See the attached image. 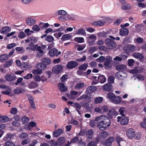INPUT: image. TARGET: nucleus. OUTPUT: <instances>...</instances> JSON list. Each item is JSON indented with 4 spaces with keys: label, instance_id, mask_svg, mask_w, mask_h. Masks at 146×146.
I'll use <instances>...</instances> for the list:
<instances>
[{
    "label": "nucleus",
    "instance_id": "obj_3",
    "mask_svg": "<svg viewBox=\"0 0 146 146\" xmlns=\"http://www.w3.org/2000/svg\"><path fill=\"white\" fill-rule=\"evenodd\" d=\"M110 124L111 121L109 119L107 121H104L102 123H98L97 126L100 130L103 131L105 130L110 125Z\"/></svg>",
    "mask_w": 146,
    "mask_h": 146
},
{
    "label": "nucleus",
    "instance_id": "obj_48",
    "mask_svg": "<svg viewBox=\"0 0 146 146\" xmlns=\"http://www.w3.org/2000/svg\"><path fill=\"white\" fill-rule=\"evenodd\" d=\"M103 98L102 97H97L94 99V102L96 104L100 103L103 101Z\"/></svg>",
    "mask_w": 146,
    "mask_h": 146
},
{
    "label": "nucleus",
    "instance_id": "obj_31",
    "mask_svg": "<svg viewBox=\"0 0 146 146\" xmlns=\"http://www.w3.org/2000/svg\"><path fill=\"white\" fill-rule=\"evenodd\" d=\"M63 132V130L62 129H59L53 132V136L54 137H57L60 135Z\"/></svg>",
    "mask_w": 146,
    "mask_h": 146
},
{
    "label": "nucleus",
    "instance_id": "obj_51",
    "mask_svg": "<svg viewBox=\"0 0 146 146\" xmlns=\"http://www.w3.org/2000/svg\"><path fill=\"white\" fill-rule=\"evenodd\" d=\"M33 73L36 75H40L42 73V71L39 69H34L33 71Z\"/></svg>",
    "mask_w": 146,
    "mask_h": 146
},
{
    "label": "nucleus",
    "instance_id": "obj_16",
    "mask_svg": "<svg viewBox=\"0 0 146 146\" xmlns=\"http://www.w3.org/2000/svg\"><path fill=\"white\" fill-rule=\"evenodd\" d=\"M36 68L42 71L43 70L46 69L47 66L41 62H38L37 63L36 65Z\"/></svg>",
    "mask_w": 146,
    "mask_h": 146
},
{
    "label": "nucleus",
    "instance_id": "obj_7",
    "mask_svg": "<svg viewBox=\"0 0 146 146\" xmlns=\"http://www.w3.org/2000/svg\"><path fill=\"white\" fill-rule=\"evenodd\" d=\"M63 70V66L59 64H57L53 66L52 68V71L54 74H58L61 72Z\"/></svg>",
    "mask_w": 146,
    "mask_h": 146
},
{
    "label": "nucleus",
    "instance_id": "obj_26",
    "mask_svg": "<svg viewBox=\"0 0 146 146\" xmlns=\"http://www.w3.org/2000/svg\"><path fill=\"white\" fill-rule=\"evenodd\" d=\"M41 61L45 64L46 66L49 65L51 62V61L49 58L46 57L42 58L41 60Z\"/></svg>",
    "mask_w": 146,
    "mask_h": 146
},
{
    "label": "nucleus",
    "instance_id": "obj_34",
    "mask_svg": "<svg viewBox=\"0 0 146 146\" xmlns=\"http://www.w3.org/2000/svg\"><path fill=\"white\" fill-rule=\"evenodd\" d=\"M36 22V21L32 18H29L27 19L26 21V23L28 25L31 26L34 25Z\"/></svg>",
    "mask_w": 146,
    "mask_h": 146
},
{
    "label": "nucleus",
    "instance_id": "obj_63",
    "mask_svg": "<svg viewBox=\"0 0 146 146\" xmlns=\"http://www.w3.org/2000/svg\"><path fill=\"white\" fill-rule=\"evenodd\" d=\"M105 60V58L104 56H101L99 58L96 59V61L97 62H103Z\"/></svg>",
    "mask_w": 146,
    "mask_h": 146
},
{
    "label": "nucleus",
    "instance_id": "obj_28",
    "mask_svg": "<svg viewBox=\"0 0 146 146\" xmlns=\"http://www.w3.org/2000/svg\"><path fill=\"white\" fill-rule=\"evenodd\" d=\"M143 69V68H134L133 69L129 70V73L133 74L135 73L140 72H142Z\"/></svg>",
    "mask_w": 146,
    "mask_h": 146
},
{
    "label": "nucleus",
    "instance_id": "obj_56",
    "mask_svg": "<svg viewBox=\"0 0 146 146\" xmlns=\"http://www.w3.org/2000/svg\"><path fill=\"white\" fill-rule=\"evenodd\" d=\"M45 40L48 42H51L54 40V38L51 36L48 35L46 37Z\"/></svg>",
    "mask_w": 146,
    "mask_h": 146
},
{
    "label": "nucleus",
    "instance_id": "obj_49",
    "mask_svg": "<svg viewBox=\"0 0 146 146\" xmlns=\"http://www.w3.org/2000/svg\"><path fill=\"white\" fill-rule=\"evenodd\" d=\"M13 62V60H9L5 63L4 65V67L6 68L9 67L12 65Z\"/></svg>",
    "mask_w": 146,
    "mask_h": 146
},
{
    "label": "nucleus",
    "instance_id": "obj_37",
    "mask_svg": "<svg viewBox=\"0 0 146 146\" xmlns=\"http://www.w3.org/2000/svg\"><path fill=\"white\" fill-rule=\"evenodd\" d=\"M75 34L77 35H81L84 36L86 35V33L84 29H78L75 32Z\"/></svg>",
    "mask_w": 146,
    "mask_h": 146
},
{
    "label": "nucleus",
    "instance_id": "obj_1",
    "mask_svg": "<svg viewBox=\"0 0 146 146\" xmlns=\"http://www.w3.org/2000/svg\"><path fill=\"white\" fill-rule=\"evenodd\" d=\"M34 47L36 48V50L38 52L37 56L38 57H42L44 54V50L46 48V46L45 45H41L38 46V45H34Z\"/></svg>",
    "mask_w": 146,
    "mask_h": 146
},
{
    "label": "nucleus",
    "instance_id": "obj_10",
    "mask_svg": "<svg viewBox=\"0 0 146 146\" xmlns=\"http://www.w3.org/2000/svg\"><path fill=\"white\" fill-rule=\"evenodd\" d=\"M78 65V63L76 62L72 61L69 62L67 63L66 67L69 69H72L76 68Z\"/></svg>",
    "mask_w": 146,
    "mask_h": 146
},
{
    "label": "nucleus",
    "instance_id": "obj_42",
    "mask_svg": "<svg viewBox=\"0 0 146 146\" xmlns=\"http://www.w3.org/2000/svg\"><path fill=\"white\" fill-rule=\"evenodd\" d=\"M84 86L85 85L83 83L79 82L74 87V88L76 89L79 90L83 88Z\"/></svg>",
    "mask_w": 146,
    "mask_h": 146
},
{
    "label": "nucleus",
    "instance_id": "obj_21",
    "mask_svg": "<svg viewBox=\"0 0 146 146\" xmlns=\"http://www.w3.org/2000/svg\"><path fill=\"white\" fill-rule=\"evenodd\" d=\"M14 135L13 134L7 133L6 135L4 137L3 140L5 141L10 140L14 138Z\"/></svg>",
    "mask_w": 146,
    "mask_h": 146
},
{
    "label": "nucleus",
    "instance_id": "obj_5",
    "mask_svg": "<svg viewBox=\"0 0 146 146\" xmlns=\"http://www.w3.org/2000/svg\"><path fill=\"white\" fill-rule=\"evenodd\" d=\"M86 39L89 44L92 46L95 44V41L97 40V36L94 34H91L86 37Z\"/></svg>",
    "mask_w": 146,
    "mask_h": 146
},
{
    "label": "nucleus",
    "instance_id": "obj_35",
    "mask_svg": "<svg viewBox=\"0 0 146 146\" xmlns=\"http://www.w3.org/2000/svg\"><path fill=\"white\" fill-rule=\"evenodd\" d=\"M9 120V117L7 116H2L0 115V123H6Z\"/></svg>",
    "mask_w": 146,
    "mask_h": 146
},
{
    "label": "nucleus",
    "instance_id": "obj_17",
    "mask_svg": "<svg viewBox=\"0 0 146 146\" xmlns=\"http://www.w3.org/2000/svg\"><path fill=\"white\" fill-rule=\"evenodd\" d=\"M58 88L59 90L62 92H65L67 90V88L66 84L62 83H60L58 84Z\"/></svg>",
    "mask_w": 146,
    "mask_h": 146
},
{
    "label": "nucleus",
    "instance_id": "obj_46",
    "mask_svg": "<svg viewBox=\"0 0 146 146\" xmlns=\"http://www.w3.org/2000/svg\"><path fill=\"white\" fill-rule=\"evenodd\" d=\"M88 66L87 64L85 63L80 65L78 67V69L81 70H85L87 68Z\"/></svg>",
    "mask_w": 146,
    "mask_h": 146
},
{
    "label": "nucleus",
    "instance_id": "obj_41",
    "mask_svg": "<svg viewBox=\"0 0 146 146\" xmlns=\"http://www.w3.org/2000/svg\"><path fill=\"white\" fill-rule=\"evenodd\" d=\"M98 79L99 82L101 83L105 82L106 80V78L104 75H102L99 76Z\"/></svg>",
    "mask_w": 146,
    "mask_h": 146
},
{
    "label": "nucleus",
    "instance_id": "obj_2",
    "mask_svg": "<svg viewBox=\"0 0 146 146\" xmlns=\"http://www.w3.org/2000/svg\"><path fill=\"white\" fill-rule=\"evenodd\" d=\"M66 142V139L64 137H61L58 138L56 142H53L54 146H56L58 145L62 146H70V143L69 141H68L67 144H64Z\"/></svg>",
    "mask_w": 146,
    "mask_h": 146
},
{
    "label": "nucleus",
    "instance_id": "obj_32",
    "mask_svg": "<svg viewBox=\"0 0 146 146\" xmlns=\"http://www.w3.org/2000/svg\"><path fill=\"white\" fill-rule=\"evenodd\" d=\"M123 101L121 100V98L119 96H115L113 102L116 104H119L120 102Z\"/></svg>",
    "mask_w": 146,
    "mask_h": 146
},
{
    "label": "nucleus",
    "instance_id": "obj_29",
    "mask_svg": "<svg viewBox=\"0 0 146 146\" xmlns=\"http://www.w3.org/2000/svg\"><path fill=\"white\" fill-rule=\"evenodd\" d=\"M9 58L8 54H4L0 55V61L1 62H5Z\"/></svg>",
    "mask_w": 146,
    "mask_h": 146
},
{
    "label": "nucleus",
    "instance_id": "obj_50",
    "mask_svg": "<svg viewBox=\"0 0 146 146\" xmlns=\"http://www.w3.org/2000/svg\"><path fill=\"white\" fill-rule=\"evenodd\" d=\"M98 122H97V121L96 120V118L95 120H91L90 122V125L91 127H94L96 125L97 123Z\"/></svg>",
    "mask_w": 146,
    "mask_h": 146
},
{
    "label": "nucleus",
    "instance_id": "obj_58",
    "mask_svg": "<svg viewBox=\"0 0 146 146\" xmlns=\"http://www.w3.org/2000/svg\"><path fill=\"white\" fill-rule=\"evenodd\" d=\"M86 44H85L82 45L79 44L77 45V50L78 51H81L85 47Z\"/></svg>",
    "mask_w": 146,
    "mask_h": 146
},
{
    "label": "nucleus",
    "instance_id": "obj_24",
    "mask_svg": "<svg viewBox=\"0 0 146 146\" xmlns=\"http://www.w3.org/2000/svg\"><path fill=\"white\" fill-rule=\"evenodd\" d=\"M11 29L9 27L6 26L2 28L0 30V31L1 33L4 35L6 34L8 32H10Z\"/></svg>",
    "mask_w": 146,
    "mask_h": 146
},
{
    "label": "nucleus",
    "instance_id": "obj_61",
    "mask_svg": "<svg viewBox=\"0 0 146 146\" xmlns=\"http://www.w3.org/2000/svg\"><path fill=\"white\" fill-rule=\"evenodd\" d=\"M58 14L59 15H65L67 14L66 12L63 10H60L57 11Z\"/></svg>",
    "mask_w": 146,
    "mask_h": 146
},
{
    "label": "nucleus",
    "instance_id": "obj_43",
    "mask_svg": "<svg viewBox=\"0 0 146 146\" xmlns=\"http://www.w3.org/2000/svg\"><path fill=\"white\" fill-rule=\"evenodd\" d=\"M21 67L24 70L30 69L31 68V65L28 63H24L21 66Z\"/></svg>",
    "mask_w": 146,
    "mask_h": 146
},
{
    "label": "nucleus",
    "instance_id": "obj_20",
    "mask_svg": "<svg viewBox=\"0 0 146 146\" xmlns=\"http://www.w3.org/2000/svg\"><path fill=\"white\" fill-rule=\"evenodd\" d=\"M106 61L104 63V65L106 67H108L112 60V58L110 56H107L105 58Z\"/></svg>",
    "mask_w": 146,
    "mask_h": 146
},
{
    "label": "nucleus",
    "instance_id": "obj_33",
    "mask_svg": "<svg viewBox=\"0 0 146 146\" xmlns=\"http://www.w3.org/2000/svg\"><path fill=\"white\" fill-rule=\"evenodd\" d=\"M38 86V84L35 82H31L29 83L28 85V88L30 89H33L37 88Z\"/></svg>",
    "mask_w": 146,
    "mask_h": 146
},
{
    "label": "nucleus",
    "instance_id": "obj_9",
    "mask_svg": "<svg viewBox=\"0 0 146 146\" xmlns=\"http://www.w3.org/2000/svg\"><path fill=\"white\" fill-rule=\"evenodd\" d=\"M108 117L105 115H102L100 116H97L96 117V120L97 121L98 123L103 122L104 121H107L109 120Z\"/></svg>",
    "mask_w": 146,
    "mask_h": 146
},
{
    "label": "nucleus",
    "instance_id": "obj_59",
    "mask_svg": "<svg viewBox=\"0 0 146 146\" xmlns=\"http://www.w3.org/2000/svg\"><path fill=\"white\" fill-rule=\"evenodd\" d=\"M141 135L140 133H135V135L134 137L135 139L139 140L141 139Z\"/></svg>",
    "mask_w": 146,
    "mask_h": 146
},
{
    "label": "nucleus",
    "instance_id": "obj_64",
    "mask_svg": "<svg viewBox=\"0 0 146 146\" xmlns=\"http://www.w3.org/2000/svg\"><path fill=\"white\" fill-rule=\"evenodd\" d=\"M32 29L34 31H38L40 30V28L37 25H35L32 27Z\"/></svg>",
    "mask_w": 146,
    "mask_h": 146
},
{
    "label": "nucleus",
    "instance_id": "obj_15",
    "mask_svg": "<svg viewBox=\"0 0 146 146\" xmlns=\"http://www.w3.org/2000/svg\"><path fill=\"white\" fill-rule=\"evenodd\" d=\"M114 140V138L113 137H109L105 142L102 141V143L104 145L110 146L112 145V142Z\"/></svg>",
    "mask_w": 146,
    "mask_h": 146
},
{
    "label": "nucleus",
    "instance_id": "obj_14",
    "mask_svg": "<svg viewBox=\"0 0 146 146\" xmlns=\"http://www.w3.org/2000/svg\"><path fill=\"white\" fill-rule=\"evenodd\" d=\"M126 134L128 138L132 139L135 135V130L129 128L127 130Z\"/></svg>",
    "mask_w": 146,
    "mask_h": 146
},
{
    "label": "nucleus",
    "instance_id": "obj_40",
    "mask_svg": "<svg viewBox=\"0 0 146 146\" xmlns=\"http://www.w3.org/2000/svg\"><path fill=\"white\" fill-rule=\"evenodd\" d=\"M131 5L128 4L126 3L125 4L123 5L121 7L122 10H129L131 9Z\"/></svg>",
    "mask_w": 146,
    "mask_h": 146
},
{
    "label": "nucleus",
    "instance_id": "obj_60",
    "mask_svg": "<svg viewBox=\"0 0 146 146\" xmlns=\"http://www.w3.org/2000/svg\"><path fill=\"white\" fill-rule=\"evenodd\" d=\"M28 136V134L25 133H22L20 135L19 138L20 139H23L27 137Z\"/></svg>",
    "mask_w": 146,
    "mask_h": 146
},
{
    "label": "nucleus",
    "instance_id": "obj_44",
    "mask_svg": "<svg viewBox=\"0 0 146 146\" xmlns=\"http://www.w3.org/2000/svg\"><path fill=\"white\" fill-rule=\"evenodd\" d=\"M115 95L111 92L107 94V98L109 99L111 102H112L114 100V98H115Z\"/></svg>",
    "mask_w": 146,
    "mask_h": 146
},
{
    "label": "nucleus",
    "instance_id": "obj_27",
    "mask_svg": "<svg viewBox=\"0 0 146 146\" xmlns=\"http://www.w3.org/2000/svg\"><path fill=\"white\" fill-rule=\"evenodd\" d=\"M112 86L110 83H107L104 85L103 87V89L106 91H109L112 88Z\"/></svg>",
    "mask_w": 146,
    "mask_h": 146
},
{
    "label": "nucleus",
    "instance_id": "obj_53",
    "mask_svg": "<svg viewBox=\"0 0 146 146\" xmlns=\"http://www.w3.org/2000/svg\"><path fill=\"white\" fill-rule=\"evenodd\" d=\"M18 37L21 39H23L26 36V34L23 31L20 32L18 34Z\"/></svg>",
    "mask_w": 146,
    "mask_h": 146
},
{
    "label": "nucleus",
    "instance_id": "obj_45",
    "mask_svg": "<svg viewBox=\"0 0 146 146\" xmlns=\"http://www.w3.org/2000/svg\"><path fill=\"white\" fill-rule=\"evenodd\" d=\"M115 68L118 70H124L126 68V66L122 64H119L116 66Z\"/></svg>",
    "mask_w": 146,
    "mask_h": 146
},
{
    "label": "nucleus",
    "instance_id": "obj_62",
    "mask_svg": "<svg viewBox=\"0 0 146 146\" xmlns=\"http://www.w3.org/2000/svg\"><path fill=\"white\" fill-rule=\"evenodd\" d=\"M5 146H15V145L13 142L10 141H8L5 143Z\"/></svg>",
    "mask_w": 146,
    "mask_h": 146
},
{
    "label": "nucleus",
    "instance_id": "obj_54",
    "mask_svg": "<svg viewBox=\"0 0 146 146\" xmlns=\"http://www.w3.org/2000/svg\"><path fill=\"white\" fill-rule=\"evenodd\" d=\"M29 121V118L26 116L23 117L22 118V121L24 124L28 123Z\"/></svg>",
    "mask_w": 146,
    "mask_h": 146
},
{
    "label": "nucleus",
    "instance_id": "obj_18",
    "mask_svg": "<svg viewBox=\"0 0 146 146\" xmlns=\"http://www.w3.org/2000/svg\"><path fill=\"white\" fill-rule=\"evenodd\" d=\"M5 78L7 81H12L16 79V76L12 74H8L5 75Z\"/></svg>",
    "mask_w": 146,
    "mask_h": 146
},
{
    "label": "nucleus",
    "instance_id": "obj_11",
    "mask_svg": "<svg viewBox=\"0 0 146 146\" xmlns=\"http://www.w3.org/2000/svg\"><path fill=\"white\" fill-rule=\"evenodd\" d=\"M117 122H119L120 120V123L122 125H126L128 124L129 119L127 117H117Z\"/></svg>",
    "mask_w": 146,
    "mask_h": 146
},
{
    "label": "nucleus",
    "instance_id": "obj_19",
    "mask_svg": "<svg viewBox=\"0 0 146 146\" xmlns=\"http://www.w3.org/2000/svg\"><path fill=\"white\" fill-rule=\"evenodd\" d=\"M129 32V30L127 28H122L120 31L119 34L122 36H126L128 35Z\"/></svg>",
    "mask_w": 146,
    "mask_h": 146
},
{
    "label": "nucleus",
    "instance_id": "obj_47",
    "mask_svg": "<svg viewBox=\"0 0 146 146\" xmlns=\"http://www.w3.org/2000/svg\"><path fill=\"white\" fill-rule=\"evenodd\" d=\"M74 40L79 43H82L84 42V38L82 37H76L74 38Z\"/></svg>",
    "mask_w": 146,
    "mask_h": 146
},
{
    "label": "nucleus",
    "instance_id": "obj_57",
    "mask_svg": "<svg viewBox=\"0 0 146 146\" xmlns=\"http://www.w3.org/2000/svg\"><path fill=\"white\" fill-rule=\"evenodd\" d=\"M125 110V108L124 107H121L119 108V111L121 115L122 116H124L125 115L124 114V112Z\"/></svg>",
    "mask_w": 146,
    "mask_h": 146
},
{
    "label": "nucleus",
    "instance_id": "obj_13",
    "mask_svg": "<svg viewBox=\"0 0 146 146\" xmlns=\"http://www.w3.org/2000/svg\"><path fill=\"white\" fill-rule=\"evenodd\" d=\"M25 40L26 43H28L29 42H31L29 45V46H30V45H33L34 43L36 42L37 41V40L35 37L31 36L29 37Z\"/></svg>",
    "mask_w": 146,
    "mask_h": 146
},
{
    "label": "nucleus",
    "instance_id": "obj_23",
    "mask_svg": "<svg viewBox=\"0 0 146 146\" xmlns=\"http://www.w3.org/2000/svg\"><path fill=\"white\" fill-rule=\"evenodd\" d=\"M96 90V88L94 86H90L88 87L86 89V92L88 93H92Z\"/></svg>",
    "mask_w": 146,
    "mask_h": 146
},
{
    "label": "nucleus",
    "instance_id": "obj_6",
    "mask_svg": "<svg viewBox=\"0 0 146 146\" xmlns=\"http://www.w3.org/2000/svg\"><path fill=\"white\" fill-rule=\"evenodd\" d=\"M106 44L108 45L109 49H112L116 46V44L114 41L110 38H107L105 40Z\"/></svg>",
    "mask_w": 146,
    "mask_h": 146
},
{
    "label": "nucleus",
    "instance_id": "obj_36",
    "mask_svg": "<svg viewBox=\"0 0 146 146\" xmlns=\"http://www.w3.org/2000/svg\"><path fill=\"white\" fill-rule=\"evenodd\" d=\"M94 131L92 129H89L87 132L86 136L87 138L89 139H92L93 137Z\"/></svg>",
    "mask_w": 146,
    "mask_h": 146
},
{
    "label": "nucleus",
    "instance_id": "obj_30",
    "mask_svg": "<svg viewBox=\"0 0 146 146\" xmlns=\"http://www.w3.org/2000/svg\"><path fill=\"white\" fill-rule=\"evenodd\" d=\"M105 23V21L101 20V21L94 22L92 23V24L94 26H101L104 25Z\"/></svg>",
    "mask_w": 146,
    "mask_h": 146
},
{
    "label": "nucleus",
    "instance_id": "obj_25",
    "mask_svg": "<svg viewBox=\"0 0 146 146\" xmlns=\"http://www.w3.org/2000/svg\"><path fill=\"white\" fill-rule=\"evenodd\" d=\"M108 133L106 131H103L100 134L99 140L101 142H102V140L108 137Z\"/></svg>",
    "mask_w": 146,
    "mask_h": 146
},
{
    "label": "nucleus",
    "instance_id": "obj_38",
    "mask_svg": "<svg viewBox=\"0 0 146 146\" xmlns=\"http://www.w3.org/2000/svg\"><path fill=\"white\" fill-rule=\"evenodd\" d=\"M25 90L21 88H18L15 89L13 92L14 94H19L24 92Z\"/></svg>",
    "mask_w": 146,
    "mask_h": 146
},
{
    "label": "nucleus",
    "instance_id": "obj_12",
    "mask_svg": "<svg viewBox=\"0 0 146 146\" xmlns=\"http://www.w3.org/2000/svg\"><path fill=\"white\" fill-rule=\"evenodd\" d=\"M61 52L59 51L58 52V50L56 48H53L50 50L48 52L49 55L51 56H57L60 54Z\"/></svg>",
    "mask_w": 146,
    "mask_h": 146
},
{
    "label": "nucleus",
    "instance_id": "obj_55",
    "mask_svg": "<svg viewBox=\"0 0 146 146\" xmlns=\"http://www.w3.org/2000/svg\"><path fill=\"white\" fill-rule=\"evenodd\" d=\"M98 48L96 46H93L90 48L89 52L90 53H92L97 50Z\"/></svg>",
    "mask_w": 146,
    "mask_h": 146
},
{
    "label": "nucleus",
    "instance_id": "obj_39",
    "mask_svg": "<svg viewBox=\"0 0 146 146\" xmlns=\"http://www.w3.org/2000/svg\"><path fill=\"white\" fill-rule=\"evenodd\" d=\"M132 56L137 59H142L143 58L142 54L138 52H135L133 54Z\"/></svg>",
    "mask_w": 146,
    "mask_h": 146
},
{
    "label": "nucleus",
    "instance_id": "obj_52",
    "mask_svg": "<svg viewBox=\"0 0 146 146\" xmlns=\"http://www.w3.org/2000/svg\"><path fill=\"white\" fill-rule=\"evenodd\" d=\"M70 38L71 36L69 34H65L63 35L61 39L62 40L64 41L70 39Z\"/></svg>",
    "mask_w": 146,
    "mask_h": 146
},
{
    "label": "nucleus",
    "instance_id": "obj_4",
    "mask_svg": "<svg viewBox=\"0 0 146 146\" xmlns=\"http://www.w3.org/2000/svg\"><path fill=\"white\" fill-rule=\"evenodd\" d=\"M123 49L125 52L128 54L129 53L135 51L136 49V47L133 45L127 44L125 45L123 47Z\"/></svg>",
    "mask_w": 146,
    "mask_h": 146
},
{
    "label": "nucleus",
    "instance_id": "obj_8",
    "mask_svg": "<svg viewBox=\"0 0 146 146\" xmlns=\"http://www.w3.org/2000/svg\"><path fill=\"white\" fill-rule=\"evenodd\" d=\"M115 77L118 79L122 80L126 78V74L123 71H119L116 73Z\"/></svg>",
    "mask_w": 146,
    "mask_h": 146
},
{
    "label": "nucleus",
    "instance_id": "obj_22",
    "mask_svg": "<svg viewBox=\"0 0 146 146\" xmlns=\"http://www.w3.org/2000/svg\"><path fill=\"white\" fill-rule=\"evenodd\" d=\"M118 114V112L114 109H112L111 110L109 111L108 113L109 116L110 118H111L117 115Z\"/></svg>",
    "mask_w": 146,
    "mask_h": 146
}]
</instances>
